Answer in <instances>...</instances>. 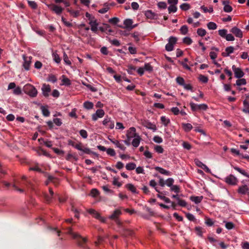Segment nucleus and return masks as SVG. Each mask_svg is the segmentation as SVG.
I'll return each mask as SVG.
<instances>
[{
  "label": "nucleus",
  "instance_id": "nucleus-1",
  "mask_svg": "<svg viewBox=\"0 0 249 249\" xmlns=\"http://www.w3.org/2000/svg\"><path fill=\"white\" fill-rule=\"evenodd\" d=\"M67 233L71 236L72 238L76 240L79 246L83 247L84 244L87 242V239L81 236L77 233L72 231L71 228L69 227L67 229Z\"/></svg>",
  "mask_w": 249,
  "mask_h": 249
},
{
  "label": "nucleus",
  "instance_id": "nucleus-2",
  "mask_svg": "<svg viewBox=\"0 0 249 249\" xmlns=\"http://www.w3.org/2000/svg\"><path fill=\"white\" fill-rule=\"evenodd\" d=\"M24 92L32 97H36L37 94V91L35 87L31 85L27 84L24 87Z\"/></svg>",
  "mask_w": 249,
  "mask_h": 249
},
{
  "label": "nucleus",
  "instance_id": "nucleus-3",
  "mask_svg": "<svg viewBox=\"0 0 249 249\" xmlns=\"http://www.w3.org/2000/svg\"><path fill=\"white\" fill-rule=\"evenodd\" d=\"M177 38L174 36H170L168 39V43L165 45V49L167 51L170 52L173 50L174 45L177 43Z\"/></svg>",
  "mask_w": 249,
  "mask_h": 249
},
{
  "label": "nucleus",
  "instance_id": "nucleus-4",
  "mask_svg": "<svg viewBox=\"0 0 249 249\" xmlns=\"http://www.w3.org/2000/svg\"><path fill=\"white\" fill-rule=\"evenodd\" d=\"M47 6L51 11L57 15H60L64 9L61 7L54 4H48Z\"/></svg>",
  "mask_w": 249,
  "mask_h": 249
},
{
  "label": "nucleus",
  "instance_id": "nucleus-5",
  "mask_svg": "<svg viewBox=\"0 0 249 249\" xmlns=\"http://www.w3.org/2000/svg\"><path fill=\"white\" fill-rule=\"evenodd\" d=\"M227 184L231 185H235L238 182V179L232 175L226 177L224 180Z\"/></svg>",
  "mask_w": 249,
  "mask_h": 249
},
{
  "label": "nucleus",
  "instance_id": "nucleus-6",
  "mask_svg": "<svg viewBox=\"0 0 249 249\" xmlns=\"http://www.w3.org/2000/svg\"><path fill=\"white\" fill-rule=\"evenodd\" d=\"M232 70L234 72V76L237 78H241L245 74L241 68H237L235 65L232 66Z\"/></svg>",
  "mask_w": 249,
  "mask_h": 249
},
{
  "label": "nucleus",
  "instance_id": "nucleus-7",
  "mask_svg": "<svg viewBox=\"0 0 249 249\" xmlns=\"http://www.w3.org/2000/svg\"><path fill=\"white\" fill-rule=\"evenodd\" d=\"M22 57L24 60L22 66L25 70L28 71L30 69V64L31 63V59L32 57L31 56L28 57L25 55H23Z\"/></svg>",
  "mask_w": 249,
  "mask_h": 249
},
{
  "label": "nucleus",
  "instance_id": "nucleus-8",
  "mask_svg": "<svg viewBox=\"0 0 249 249\" xmlns=\"http://www.w3.org/2000/svg\"><path fill=\"white\" fill-rule=\"evenodd\" d=\"M105 114V112L103 109H98L96 113L92 114V119L93 121H96L98 118H102L104 116Z\"/></svg>",
  "mask_w": 249,
  "mask_h": 249
},
{
  "label": "nucleus",
  "instance_id": "nucleus-9",
  "mask_svg": "<svg viewBox=\"0 0 249 249\" xmlns=\"http://www.w3.org/2000/svg\"><path fill=\"white\" fill-rule=\"evenodd\" d=\"M138 136L136 133V128L134 127H130L127 130L126 133V137L127 138L131 139L132 138L136 137Z\"/></svg>",
  "mask_w": 249,
  "mask_h": 249
},
{
  "label": "nucleus",
  "instance_id": "nucleus-10",
  "mask_svg": "<svg viewBox=\"0 0 249 249\" xmlns=\"http://www.w3.org/2000/svg\"><path fill=\"white\" fill-rule=\"evenodd\" d=\"M230 32L233 34L236 37L242 38L243 37L242 31L236 27H233Z\"/></svg>",
  "mask_w": 249,
  "mask_h": 249
},
{
  "label": "nucleus",
  "instance_id": "nucleus-11",
  "mask_svg": "<svg viewBox=\"0 0 249 249\" xmlns=\"http://www.w3.org/2000/svg\"><path fill=\"white\" fill-rule=\"evenodd\" d=\"M121 214L122 212L121 211V210L119 209H116L113 212L112 214H111L109 216V218L114 221L118 219L119 216L121 215Z\"/></svg>",
  "mask_w": 249,
  "mask_h": 249
},
{
  "label": "nucleus",
  "instance_id": "nucleus-12",
  "mask_svg": "<svg viewBox=\"0 0 249 249\" xmlns=\"http://www.w3.org/2000/svg\"><path fill=\"white\" fill-rule=\"evenodd\" d=\"M43 94L45 97H48L49 93L51 91V87L49 85L43 84L41 89Z\"/></svg>",
  "mask_w": 249,
  "mask_h": 249
},
{
  "label": "nucleus",
  "instance_id": "nucleus-13",
  "mask_svg": "<svg viewBox=\"0 0 249 249\" xmlns=\"http://www.w3.org/2000/svg\"><path fill=\"white\" fill-rule=\"evenodd\" d=\"M249 191V187L247 185L245 184L240 186L237 190V192L239 194L242 195H246Z\"/></svg>",
  "mask_w": 249,
  "mask_h": 249
},
{
  "label": "nucleus",
  "instance_id": "nucleus-14",
  "mask_svg": "<svg viewBox=\"0 0 249 249\" xmlns=\"http://www.w3.org/2000/svg\"><path fill=\"white\" fill-rule=\"evenodd\" d=\"M103 124L110 129H112L114 126L113 122L110 120V118H105L103 121Z\"/></svg>",
  "mask_w": 249,
  "mask_h": 249
},
{
  "label": "nucleus",
  "instance_id": "nucleus-15",
  "mask_svg": "<svg viewBox=\"0 0 249 249\" xmlns=\"http://www.w3.org/2000/svg\"><path fill=\"white\" fill-rule=\"evenodd\" d=\"M89 24L91 26V30L94 33H96L98 30L97 26L98 25L97 20L95 19L94 20H91L89 22Z\"/></svg>",
  "mask_w": 249,
  "mask_h": 249
},
{
  "label": "nucleus",
  "instance_id": "nucleus-16",
  "mask_svg": "<svg viewBox=\"0 0 249 249\" xmlns=\"http://www.w3.org/2000/svg\"><path fill=\"white\" fill-rule=\"evenodd\" d=\"M145 15L148 18L150 19H157L158 17V15L153 12L151 10L146 11Z\"/></svg>",
  "mask_w": 249,
  "mask_h": 249
},
{
  "label": "nucleus",
  "instance_id": "nucleus-17",
  "mask_svg": "<svg viewBox=\"0 0 249 249\" xmlns=\"http://www.w3.org/2000/svg\"><path fill=\"white\" fill-rule=\"evenodd\" d=\"M226 52H223L222 55L223 57H227L230 55V54L232 53L234 51V48L232 46L228 47L225 49Z\"/></svg>",
  "mask_w": 249,
  "mask_h": 249
},
{
  "label": "nucleus",
  "instance_id": "nucleus-18",
  "mask_svg": "<svg viewBox=\"0 0 249 249\" xmlns=\"http://www.w3.org/2000/svg\"><path fill=\"white\" fill-rule=\"evenodd\" d=\"M155 169L156 171L159 172L161 174L167 175V176H171V173L170 171L166 170L161 167H160L159 166H156L155 167Z\"/></svg>",
  "mask_w": 249,
  "mask_h": 249
},
{
  "label": "nucleus",
  "instance_id": "nucleus-19",
  "mask_svg": "<svg viewBox=\"0 0 249 249\" xmlns=\"http://www.w3.org/2000/svg\"><path fill=\"white\" fill-rule=\"evenodd\" d=\"M182 127L185 132H189L193 128L192 124L189 123H182Z\"/></svg>",
  "mask_w": 249,
  "mask_h": 249
},
{
  "label": "nucleus",
  "instance_id": "nucleus-20",
  "mask_svg": "<svg viewBox=\"0 0 249 249\" xmlns=\"http://www.w3.org/2000/svg\"><path fill=\"white\" fill-rule=\"evenodd\" d=\"M111 142L114 144L117 147L119 148L121 150L124 151L126 147L122 143H120L117 140H111Z\"/></svg>",
  "mask_w": 249,
  "mask_h": 249
},
{
  "label": "nucleus",
  "instance_id": "nucleus-21",
  "mask_svg": "<svg viewBox=\"0 0 249 249\" xmlns=\"http://www.w3.org/2000/svg\"><path fill=\"white\" fill-rule=\"evenodd\" d=\"M203 198V197L202 196H191L190 197V199L192 201L194 202L196 204H198L202 201Z\"/></svg>",
  "mask_w": 249,
  "mask_h": 249
},
{
  "label": "nucleus",
  "instance_id": "nucleus-22",
  "mask_svg": "<svg viewBox=\"0 0 249 249\" xmlns=\"http://www.w3.org/2000/svg\"><path fill=\"white\" fill-rule=\"evenodd\" d=\"M48 179L50 181H51L55 186L58 185L59 184V180L58 178L52 176H49L48 177Z\"/></svg>",
  "mask_w": 249,
  "mask_h": 249
},
{
  "label": "nucleus",
  "instance_id": "nucleus-23",
  "mask_svg": "<svg viewBox=\"0 0 249 249\" xmlns=\"http://www.w3.org/2000/svg\"><path fill=\"white\" fill-rule=\"evenodd\" d=\"M125 187L128 190H129V191H130L131 192H132L133 193H138V192H137V189H136V187L132 184H131V183L127 184L125 185Z\"/></svg>",
  "mask_w": 249,
  "mask_h": 249
},
{
  "label": "nucleus",
  "instance_id": "nucleus-24",
  "mask_svg": "<svg viewBox=\"0 0 249 249\" xmlns=\"http://www.w3.org/2000/svg\"><path fill=\"white\" fill-rule=\"evenodd\" d=\"M140 140L141 138L139 136H137L136 137H135V138L133 140L132 142V144L133 145V146L135 147H137L140 144Z\"/></svg>",
  "mask_w": 249,
  "mask_h": 249
},
{
  "label": "nucleus",
  "instance_id": "nucleus-25",
  "mask_svg": "<svg viewBox=\"0 0 249 249\" xmlns=\"http://www.w3.org/2000/svg\"><path fill=\"white\" fill-rule=\"evenodd\" d=\"M88 212L89 213L92 215L96 219L100 217V214L94 209H89L88 210Z\"/></svg>",
  "mask_w": 249,
  "mask_h": 249
},
{
  "label": "nucleus",
  "instance_id": "nucleus-26",
  "mask_svg": "<svg viewBox=\"0 0 249 249\" xmlns=\"http://www.w3.org/2000/svg\"><path fill=\"white\" fill-rule=\"evenodd\" d=\"M243 105L244 108L242 109V111L244 113H247L249 110V102L247 100H245L243 101Z\"/></svg>",
  "mask_w": 249,
  "mask_h": 249
},
{
  "label": "nucleus",
  "instance_id": "nucleus-27",
  "mask_svg": "<svg viewBox=\"0 0 249 249\" xmlns=\"http://www.w3.org/2000/svg\"><path fill=\"white\" fill-rule=\"evenodd\" d=\"M133 23V20L131 19H126L124 21V24L126 28H130L131 25Z\"/></svg>",
  "mask_w": 249,
  "mask_h": 249
},
{
  "label": "nucleus",
  "instance_id": "nucleus-28",
  "mask_svg": "<svg viewBox=\"0 0 249 249\" xmlns=\"http://www.w3.org/2000/svg\"><path fill=\"white\" fill-rule=\"evenodd\" d=\"M160 120L161 123L163 124L164 126H167L170 123V119L167 118L165 116H161L160 118Z\"/></svg>",
  "mask_w": 249,
  "mask_h": 249
},
{
  "label": "nucleus",
  "instance_id": "nucleus-29",
  "mask_svg": "<svg viewBox=\"0 0 249 249\" xmlns=\"http://www.w3.org/2000/svg\"><path fill=\"white\" fill-rule=\"evenodd\" d=\"M84 107L88 109H92L93 107V104L92 102L86 101L83 104Z\"/></svg>",
  "mask_w": 249,
  "mask_h": 249
},
{
  "label": "nucleus",
  "instance_id": "nucleus-30",
  "mask_svg": "<svg viewBox=\"0 0 249 249\" xmlns=\"http://www.w3.org/2000/svg\"><path fill=\"white\" fill-rule=\"evenodd\" d=\"M41 109L43 115L45 117H48L50 114L49 110L44 106H41Z\"/></svg>",
  "mask_w": 249,
  "mask_h": 249
},
{
  "label": "nucleus",
  "instance_id": "nucleus-31",
  "mask_svg": "<svg viewBox=\"0 0 249 249\" xmlns=\"http://www.w3.org/2000/svg\"><path fill=\"white\" fill-rule=\"evenodd\" d=\"M246 84V80L244 78H238V79L236 82V85L238 86L245 85Z\"/></svg>",
  "mask_w": 249,
  "mask_h": 249
},
{
  "label": "nucleus",
  "instance_id": "nucleus-32",
  "mask_svg": "<svg viewBox=\"0 0 249 249\" xmlns=\"http://www.w3.org/2000/svg\"><path fill=\"white\" fill-rule=\"evenodd\" d=\"M81 151L87 154H93L94 155L98 156V154L97 153L92 152V151L90 150V149L88 148H83V150H81Z\"/></svg>",
  "mask_w": 249,
  "mask_h": 249
},
{
  "label": "nucleus",
  "instance_id": "nucleus-33",
  "mask_svg": "<svg viewBox=\"0 0 249 249\" xmlns=\"http://www.w3.org/2000/svg\"><path fill=\"white\" fill-rule=\"evenodd\" d=\"M143 69L145 71L151 72L153 71V67L150 64V63H145Z\"/></svg>",
  "mask_w": 249,
  "mask_h": 249
},
{
  "label": "nucleus",
  "instance_id": "nucleus-34",
  "mask_svg": "<svg viewBox=\"0 0 249 249\" xmlns=\"http://www.w3.org/2000/svg\"><path fill=\"white\" fill-rule=\"evenodd\" d=\"M136 165L133 162H130L126 165V168L128 170H132L136 168Z\"/></svg>",
  "mask_w": 249,
  "mask_h": 249
},
{
  "label": "nucleus",
  "instance_id": "nucleus-35",
  "mask_svg": "<svg viewBox=\"0 0 249 249\" xmlns=\"http://www.w3.org/2000/svg\"><path fill=\"white\" fill-rule=\"evenodd\" d=\"M62 77H63V79H62L63 84L67 86H70L71 85L70 80L69 78L66 77L64 75H62Z\"/></svg>",
  "mask_w": 249,
  "mask_h": 249
},
{
  "label": "nucleus",
  "instance_id": "nucleus-36",
  "mask_svg": "<svg viewBox=\"0 0 249 249\" xmlns=\"http://www.w3.org/2000/svg\"><path fill=\"white\" fill-rule=\"evenodd\" d=\"M233 168L237 171L238 172H239L240 173H241V174H242L243 175L246 176V177H247L248 178H249V175L246 173L244 170H242L241 168L238 167H233Z\"/></svg>",
  "mask_w": 249,
  "mask_h": 249
},
{
  "label": "nucleus",
  "instance_id": "nucleus-37",
  "mask_svg": "<svg viewBox=\"0 0 249 249\" xmlns=\"http://www.w3.org/2000/svg\"><path fill=\"white\" fill-rule=\"evenodd\" d=\"M233 168L237 171L238 172H239L240 173H241V174H242L243 175L246 176V177H247L248 178H249V175L246 173L244 170H242L241 168L238 167H233Z\"/></svg>",
  "mask_w": 249,
  "mask_h": 249
},
{
  "label": "nucleus",
  "instance_id": "nucleus-38",
  "mask_svg": "<svg viewBox=\"0 0 249 249\" xmlns=\"http://www.w3.org/2000/svg\"><path fill=\"white\" fill-rule=\"evenodd\" d=\"M233 168L237 171L238 172H239L240 173H241V174H242L243 175L246 176V177H247L248 178H249V175L246 173L244 170H242L241 168L238 167H233Z\"/></svg>",
  "mask_w": 249,
  "mask_h": 249
},
{
  "label": "nucleus",
  "instance_id": "nucleus-39",
  "mask_svg": "<svg viewBox=\"0 0 249 249\" xmlns=\"http://www.w3.org/2000/svg\"><path fill=\"white\" fill-rule=\"evenodd\" d=\"M207 27L210 30H215L217 28V25L213 22H210L207 24Z\"/></svg>",
  "mask_w": 249,
  "mask_h": 249
},
{
  "label": "nucleus",
  "instance_id": "nucleus-40",
  "mask_svg": "<svg viewBox=\"0 0 249 249\" xmlns=\"http://www.w3.org/2000/svg\"><path fill=\"white\" fill-rule=\"evenodd\" d=\"M119 21H120L119 18H116V17H114V18H110L108 20V22L112 24L113 25H116Z\"/></svg>",
  "mask_w": 249,
  "mask_h": 249
},
{
  "label": "nucleus",
  "instance_id": "nucleus-41",
  "mask_svg": "<svg viewBox=\"0 0 249 249\" xmlns=\"http://www.w3.org/2000/svg\"><path fill=\"white\" fill-rule=\"evenodd\" d=\"M145 126L148 128L152 129L154 131H155L157 129L156 125L152 124L150 122H146V125Z\"/></svg>",
  "mask_w": 249,
  "mask_h": 249
},
{
  "label": "nucleus",
  "instance_id": "nucleus-42",
  "mask_svg": "<svg viewBox=\"0 0 249 249\" xmlns=\"http://www.w3.org/2000/svg\"><path fill=\"white\" fill-rule=\"evenodd\" d=\"M28 4L33 9H36L37 8L36 3L34 1L28 0Z\"/></svg>",
  "mask_w": 249,
  "mask_h": 249
},
{
  "label": "nucleus",
  "instance_id": "nucleus-43",
  "mask_svg": "<svg viewBox=\"0 0 249 249\" xmlns=\"http://www.w3.org/2000/svg\"><path fill=\"white\" fill-rule=\"evenodd\" d=\"M177 7L175 5H171L168 8L169 13H175L177 11Z\"/></svg>",
  "mask_w": 249,
  "mask_h": 249
},
{
  "label": "nucleus",
  "instance_id": "nucleus-44",
  "mask_svg": "<svg viewBox=\"0 0 249 249\" xmlns=\"http://www.w3.org/2000/svg\"><path fill=\"white\" fill-rule=\"evenodd\" d=\"M191 109L193 111H196L199 110L198 105L195 104L193 102H191L190 104Z\"/></svg>",
  "mask_w": 249,
  "mask_h": 249
},
{
  "label": "nucleus",
  "instance_id": "nucleus-45",
  "mask_svg": "<svg viewBox=\"0 0 249 249\" xmlns=\"http://www.w3.org/2000/svg\"><path fill=\"white\" fill-rule=\"evenodd\" d=\"M176 82L179 85L183 86L185 84L184 79L181 77H177L176 79Z\"/></svg>",
  "mask_w": 249,
  "mask_h": 249
},
{
  "label": "nucleus",
  "instance_id": "nucleus-46",
  "mask_svg": "<svg viewBox=\"0 0 249 249\" xmlns=\"http://www.w3.org/2000/svg\"><path fill=\"white\" fill-rule=\"evenodd\" d=\"M180 8L181 10L186 11L190 8V5L188 3H183L180 5Z\"/></svg>",
  "mask_w": 249,
  "mask_h": 249
},
{
  "label": "nucleus",
  "instance_id": "nucleus-47",
  "mask_svg": "<svg viewBox=\"0 0 249 249\" xmlns=\"http://www.w3.org/2000/svg\"><path fill=\"white\" fill-rule=\"evenodd\" d=\"M197 33L198 36H204L206 34V31L205 29L202 28H199L197 30Z\"/></svg>",
  "mask_w": 249,
  "mask_h": 249
},
{
  "label": "nucleus",
  "instance_id": "nucleus-48",
  "mask_svg": "<svg viewBox=\"0 0 249 249\" xmlns=\"http://www.w3.org/2000/svg\"><path fill=\"white\" fill-rule=\"evenodd\" d=\"M48 80L54 83L56 82L57 78L54 75L51 74L49 75Z\"/></svg>",
  "mask_w": 249,
  "mask_h": 249
},
{
  "label": "nucleus",
  "instance_id": "nucleus-49",
  "mask_svg": "<svg viewBox=\"0 0 249 249\" xmlns=\"http://www.w3.org/2000/svg\"><path fill=\"white\" fill-rule=\"evenodd\" d=\"M201 9L202 10H203V11H204V13L209 12L210 13H212L213 11V8L212 7H211L209 8V9H208L207 7H206L204 6H202L201 7Z\"/></svg>",
  "mask_w": 249,
  "mask_h": 249
},
{
  "label": "nucleus",
  "instance_id": "nucleus-50",
  "mask_svg": "<svg viewBox=\"0 0 249 249\" xmlns=\"http://www.w3.org/2000/svg\"><path fill=\"white\" fill-rule=\"evenodd\" d=\"M227 30L226 29H221L218 31L219 35L222 37L225 38L227 35Z\"/></svg>",
  "mask_w": 249,
  "mask_h": 249
},
{
  "label": "nucleus",
  "instance_id": "nucleus-51",
  "mask_svg": "<svg viewBox=\"0 0 249 249\" xmlns=\"http://www.w3.org/2000/svg\"><path fill=\"white\" fill-rule=\"evenodd\" d=\"M136 68L133 66L130 65L128 66V69L127 70V72L130 74H133V71L136 70Z\"/></svg>",
  "mask_w": 249,
  "mask_h": 249
},
{
  "label": "nucleus",
  "instance_id": "nucleus-52",
  "mask_svg": "<svg viewBox=\"0 0 249 249\" xmlns=\"http://www.w3.org/2000/svg\"><path fill=\"white\" fill-rule=\"evenodd\" d=\"M63 59L65 63L68 65H71V61L69 59L68 56L66 53H64L63 54Z\"/></svg>",
  "mask_w": 249,
  "mask_h": 249
},
{
  "label": "nucleus",
  "instance_id": "nucleus-53",
  "mask_svg": "<svg viewBox=\"0 0 249 249\" xmlns=\"http://www.w3.org/2000/svg\"><path fill=\"white\" fill-rule=\"evenodd\" d=\"M180 30L182 34L186 35L188 31V27L185 25H183L181 27Z\"/></svg>",
  "mask_w": 249,
  "mask_h": 249
},
{
  "label": "nucleus",
  "instance_id": "nucleus-54",
  "mask_svg": "<svg viewBox=\"0 0 249 249\" xmlns=\"http://www.w3.org/2000/svg\"><path fill=\"white\" fill-rule=\"evenodd\" d=\"M79 134H80V136L84 139L87 138V137L88 136V133H87V131L84 129H82V130H80Z\"/></svg>",
  "mask_w": 249,
  "mask_h": 249
},
{
  "label": "nucleus",
  "instance_id": "nucleus-55",
  "mask_svg": "<svg viewBox=\"0 0 249 249\" xmlns=\"http://www.w3.org/2000/svg\"><path fill=\"white\" fill-rule=\"evenodd\" d=\"M109 41L112 45L117 47L119 46L121 44L120 41L116 39L113 40L109 39Z\"/></svg>",
  "mask_w": 249,
  "mask_h": 249
},
{
  "label": "nucleus",
  "instance_id": "nucleus-56",
  "mask_svg": "<svg viewBox=\"0 0 249 249\" xmlns=\"http://www.w3.org/2000/svg\"><path fill=\"white\" fill-rule=\"evenodd\" d=\"M199 80L202 83H206L208 82V78L207 77H206L203 75L200 74L199 76Z\"/></svg>",
  "mask_w": 249,
  "mask_h": 249
},
{
  "label": "nucleus",
  "instance_id": "nucleus-57",
  "mask_svg": "<svg viewBox=\"0 0 249 249\" xmlns=\"http://www.w3.org/2000/svg\"><path fill=\"white\" fill-rule=\"evenodd\" d=\"M174 182V180L172 178H169L166 180V184L170 187L173 185Z\"/></svg>",
  "mask_w": 249,
  "mask_h": 249
},
{
  "label": "nucleus",
  "instance_id": "nucleus-58",
  "mask_svg": "<svg viewBox=\"0 0 249 249\" xmlns=\"http://www.w3.org/2000/svg\"><path fill=\"white\" fill-rule=\"evenodd\" d=\"M124 234L125 236H132L133 234V231L128 229H124Z\"/></svg>",
  "mask_w": 249,
  "mask_h": 249
},
{
  "label": "nucleus",
  "instance_id": "nucleus-59",
  "mask_svg": "<svg viewBox=\"0 0 249 249\" xmlns=\"http://www.w3.org/2000/svg\"><path fill=\"white\" fill-rule=\"evenodd\" d=\"M183 42L185 44L190 45L193 42V41L190 37H185L183 39Z\"/></svg>",
  "mask_w": 249,
  "mask_h": 249
},
{
  "label": "nucleus",
  "instance_id": "nucleus-60",
  "mask_svg": "<svg viewBox=\"0 0 249 249\" xmlns=\"http://www.w3.org/2000/svg\"><path fill=\"white\" fill-rule=\"evenodd\" d=\"M232 8L229 4L228 5H225L223 8V10L226 13H230L232 11Z\"/></svg>",
  "mask_w": 249,
  "mask_h": 249
},
{
  "label": "nucleus",
  "instance_id": "nucleus-61",
  "mask_svg": "<svg viewBox=\"0 0 249 249\" xmlns=\"http://www.w3.org/2000/svg\"><path fill=\"white\" fill-rule=\"evenodd\" d=\"M158 6L160 9H166L167 7V4L165 2L160 1L158 2Z\"/></svg>",
  "mask_w": 249,
  "mask_h": 249
},
{
  "label": "nucleus",
  "instance_id": "nucleus-62",
  "mask_svg": "<svg viewBox=\"0 0 249 249\" xmlns=\"http://www.w3.org/2000/svg\"><path fill=\"white\" fill-rule=\"evenodd\" d=\"M107 153L108 155H110V156H114L116 155V153L115 150L113 149L112 148H108L107 149Z\"/></svg>",
  "mask_w": 249,
  "mask_h": 249
},
{
  "label": "nucleus",
  "instance_id": "nucleus-63",
  "mask_svg": "<svg viewBox=\"0 0 249 249\" xmlns=\"http://www.w3.org/2000/svg\"><path fill=\"white\" fill-rule=\"evenodd\" d=\"M155 150L158 153H162L164 151L163 148L160 145H156Z\"/></svg>",
  "mask_w": 249,
  "mask_h": 249
},
{
  "label": "nucleus",
  "instance_id": "nucleus-64",
  "mask_svg": "<svg viewBox=\"0 0 249 249\" xmlns=\"http://www.w3.org/2000/svg\"><path fill=\"white\" fill-rule=\"evenodd\" d=\"M90 194L92 196H97L99 194V192L96 189H92L90 191Z\"/></svg>",
  "mask_w": 249,
  "mask_h": 249
}]
</instances>
